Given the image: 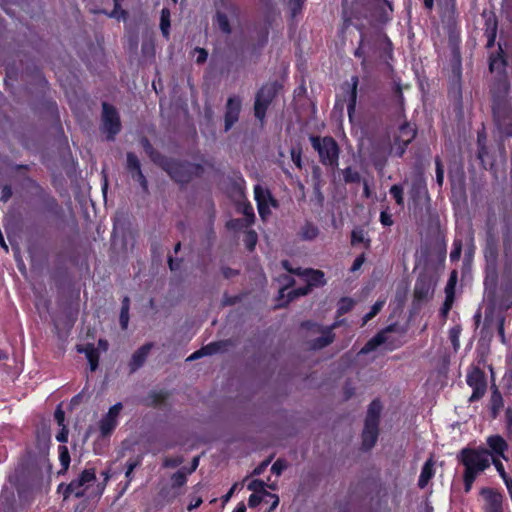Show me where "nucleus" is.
<instances>
[{
  "instance_id": "f257e3e1",
  "label": "nucleus",
  "mask_w": 512,
  "mask_h": 512,
  "mask_svg": "<svg viewBox=\"0 0 512 512\" xmlns=\"http://www.w3.org/2000/svg\"><path fill=\"white\" fill-rule=\"evenodd\" d=\"M460 462L464 465V487L469 492L476 477L490 466V454L486 449H463L459 456Z\"/></svg>"
},
{
  "instance_id": "f03ea898",
  "label": "nucleus",
  "mask_w": 512,
  "mask_h": 512,
  "mask_svg": "<svg viewBox=\"0 0 512 512\" xmlns=\"http://www.w3.org/2000/svg\"><path fill=\"white\" fill-rule=\"evenodd\" d=\"M122 411V404L117 403L109 408L108 412L105 413L100 420L98 421V439L97 443L94 447V451L97 454L101 453V448L105 444V439L109 438L113 431L115 430L120 413Z\"/></svg>"
},
{
  "instance_id": "7ed1b4c3",
  "label": "nucleus",
  "mask_w": 512,
  "mask_h": 512,
  "mask_svg": "<svg viewBox=\"0 0 512 512\" xmlns=\"http://www.w3.org/2000/svg\"><path fill=\"white\" fill-rule=\"evenodd\" d=\"M380 412V404L373 402L369 407L363 430V445L368 449L374 446L378 437Z\"/></svg>"
},
{
  "instance_id": "20e7f679",
  "label": "nucleus",
  "mask_w": 512,
  "mask_h": 512,
  "mask_svg": "<svg viewBox=\"0 0 512 512\" xmlns=\"http://www.w3.org/2000/svg\"><path fill=\"white\" fill-rule=\"evenodd\" d=\"M313 147L318 151L321 161L326 165L338 164V146L330 137L311 138Z\"/></svg>"
},
{
  "instance_id": "39448f33",
  "label": "nucleus",
  "mask_w": 512,
  "mask_h": 512,
  "mask_svg": "<svg viewBox=\"0 0 512 512\" xmlns=\"http://www.w3.org/2000/svg\"><path fill=\"white\" fill-rule=\"evenodd\" d=\"M297 279H293V284L305 282L307 285L295 292V296L306 295L313 286H322L325 284L324 273L320 270H297L295 271Z\"/></svg>"
},
{
  "instance_id": "423d86ee",
  "label": "nucleus",
  "mask_w": 512,
  "mask_h": 512,
  "mask_svg": "<svg viewBox=\"0 0 512 512\" xmlns=\"http://www.w3.org/2000/svg\"><path fill=\"white\" fill-rule=\"evenodd\" d=\"M96 482L94 469L84 470L80 476L73 480L67 487V492L73 493L76 497L83 496Z\"/></svg>"
},
{
  "instance_id": "0eeeda50",
  "label": "nucleus",
  "mask_w": 512,
  "mask_h": 512,
  "mask_svg": "<svg viewBox=\"0 0 512 512\" xmlns=\"http://www.w3.org/2000/svg\"><path fill=\"white\" fill-rule=\"evenodd\" d=\"M415 130L409 124H404L399 127L398 131L394 135V142L391 146V150L398 156L404 153L405 147L414 139Z\"/></svg>"
},
{
  "instance_id": "6e6552de",
  "label": "nucleus",
  "mask_w": 512,
  "mask_h": 512,
  "mask_svg": "<svg viewBox=\"0 0 512 512\" xmlns=\"http://www.w3.org/2000/svg\"><path fill=\"white\" fill-rule=\"evenodd\" d=\"M254 194L258 212L261 218L265 220L271 214V208L275 207V201L272 199L269 191L260 185L255 186Z\"/></svg>"
},
{
  "instance_id": "1a4fd4ad",
  "label": "nucleus",
  "mask_w": 512,
  "mask_h": 512,
  "mask_svg": "<svg viewBox=\"0 0 512 512\" xmlns=\"http://www.w3.org/2000/svg\"><path fill=\"white\" fill-rule=\"evenodd\" d=\"M103 129L108 137H113L120 130V121L115 109L107 104L103 105Z\"/></svg>"
},
{
  "instance_id": "9d476101",
  "label": "nucleus",
  "mask_w": 512,
  "mask_h": 512,
  "mask_svg": "<svg viewBox=\"0 0 512 512\" xmlns=\"http://www.w3.org/2000/svg\"><path fill=\"white\" fill-rule=\"evenodd\" d=\"M274 95V90L272 87H263L256 98L255 101V116L259 120H263L265 117V111Z\"/></svg>"
},
{
  "instance_id": "9b49d317",
  "label": "nucleus",
  "mask_w": 512,
  "mask_h": 512,
  "mask_svg": "<svg viewBox=\"0 0 512 512\" xmlns=\"http://www.w3.org/2000/svg\"><path fill=\"white\" fill-rule=\"evenodd\" d=\"M485 500V512H503V496L493 489H483L481 491Z\"/></svg>"
},
{
  "instance_id": "f8f14e48",
  "label": "nucleus",
  "mask_w": 512,
  "mask_h": 512,
  "mask_svg": "<svg viewBox=\"0 0 512 512\" xmlns=\"http://www.w3.org/2000/svg\"><path fill=\"white\" fill-rule=\"evenodd\" d=\"M467 383L473 388V393L470 397V401L479 399L484 395L486 390V383L483 374L479 370H473L467 376Z\"/></svg>"
},
{
  "instance_id": "ddd939ff",
  "label": "nucleus",
  "mask_w": 512,
  "mask_h": 512,
  "mask_svg": "<svg viewBox=\"0 0 512 512\" xmlns=\"http://www.w3.org/2000/svg\"><path fill=\"white\" fill-rule=\"evenodd\" d=\"M241 110V100L237 97H230L227 101L225 112V129L229 130L238 120Z\"/></svg>"
},
{
  "instance_id": "4468645a",
  "label": "nucleus",
  "mask_w": 512,
  "mask_h": 512,
  "mask_svg": "<svg viewBox=\"0 0 512 512\" xmlns=\"http://www.w3.org/2000/svg\"><path fill=\"white\" fill-rule=\"evenodd\" d=\"M487 445H488V447L490 449V451H489L490 458L493 457V456H495V457L499 456L502 459L507 460L505 452L508 449V444L504 440V438H502L499 435L489 436L487 438Z\"/></svg>"
},
{
  "instance_id": "2eb2a0df",
  "label": "nucleus",
  "mask_w": 512,
  "mask_h": 512,
  "mask_svg": "<svg viewBox=\"0 0 512 512\" xmlns=\"http://www.w3.org/2000/svg\"><path fill=\"white\" fill-rule=\"evenodd\" d=\"M266 487H269L272 490L276 489L275 484L266 485V483L261 480H252L248 484V489L252 491V494L263 493L267 495L269 498H271L273 500L271 509H275L279 504V497L276 494L269 493L266 490Z\"/></svg>"
},
{
  "instance_id": "dca6fc26",
  "label": "nucleus",
  "mask_w": 512,
  "mask_h": 512,
  "mask_svg": "<svg viewBox=\"0 0 512 512\" xmlns=\"http://www.w3.org/2000/svg\"><path fill=\"white\" fill-rule=\"evenodd\" d=\"M127 166L131 172L132 178L136 180L144 189L147 188L145 177L140 170V163L136 156L133 154L127 155Z\"/></svg>"
},
{
  "instance_id": "f3484780",
  "label": "nucleus",
  "mask_w": 512,
  "mask_h": 512,
  "mask_svg": "<svg viewBox=\"0 0 512 512\" xmlns=\"http://www.w3.org/2000/svg\"><path fill=\"white\" fill-rule=\"evenodd\" d=\"M225 346H226V343L222 342V341L210 343L207 346L202 347L201 349L195 351L193 354H191L187 358V360H195V359L201 358L203 356L215 354L217 352L222 351L225 348Z\"/></svg>"
},
{
  "instance_id": "a211bd4d",
  "label": "nucleus",
  "mask_w": 512,
  "mask_h": 512,
  "mask_svg": "<svg viewBox=\"0 0 512 512\" xmlns=\"http://www.w3.org/2000/svg\"><path fill=\"white\" fill-rule=\"evenodd\" d=\"M313 333H319L320 336L312 341V348L314 349H320L328 344H330L333 341V334L331 331V328H326L324 330H319L318 328L313 329Z\"/></svg>"
},
{
  "instance_id": "6ab92c4d",
  "label": "nucleus",
  "mask_w": 512,
  "mask_h": 512,
  "mask_svg": "<svg viewBox=\"0 0 512 512\" xmlns=\"http://www.w3.org/2000/svg\"><path fill=\"white\" fill-rule=\"evenodd\" d=\"M77 351L80 353H85L88 362L90 364V368L94 371L98 366L99 354L97 349L93 345H88L86 347L78 346Z\"/></svg>"
},
{
  "instance_id": "aec40b11",
  "label": "nucleus",
  "mask_w": 512,
  "mask_h": 512,
  "mask_svg": "<svg viewBox=\"0 0 512 512\" xmlns=\"http://www.w3.org/2000/svg\"><path fill=\"white\" fill-rule=\"evenodd\" d=\"M433 466L434 462L432 459H429L425 462L418 480V485L420 488H424L428 484L429 480L433 477Z\"/></svg>"
},
{
  "instance_id": "412c9836",
  "label": "nucleus",
  "mask_w": 512,
  "mask_h": 512,
  "mask_svg": "<svg viewBox=\"0 0 512 512\" xmlns=\"http://www.w3.org/2000/svg\"><path fill=\"white\" fill-rule=\"evenodd\" d=\"M390 332V329H387L379 334H377L375 337H373L371 340H369L366 345L361 349L362 353H369L373 350H375L378 346L385 343L387 340L386 335Z\"/></svg>"
},
{
  "instance_id": "4be33fe9",
  "label": "nucleus",
  "mask_w": 512,
  "mask_h": 512,
  "mask_svg": "<svg viewBox=\"0 0 512 512\" xmlns=\"http://www.w3.org/2000/svg\"><path fill=\"white\" fill-rule=\"evenodd\" d=\"M501 457H491L490 458V463H492L496 469V471L498 472L499 476L502 478V480L504 481L505 485L512 482V479H510L504 469V465L503 463L501 462L500 460Z\"/></svg>"
},
{
  "instance_id": "5701e85b",
  "label": "nucleus",
  "mask_w": 512,
  "mask_h": 512,
  "mask_svg": "<svg viewBox=\"0 0 512 512\" xmlns=\"http://www.w3.org/2000/svg\"><path fill=\"white\" fill-rule=\"evenodd\" d=\"M149 350H150V346L145 345L135 352V354L133 355V358H132V365L134 368H137L140 365H142L146 356L149 353Z\"/></svg>"
},
{
  "instance_id": "b1692460",
  "label": "nucleus",
  "mask_w": 512,
  "mask_h": 512,
  "mask_svg": "<svg viewBox=\"0 0 512 512\" xmlns=\"http://www.w3.org/2000/svg\"><path fill=\"white\" fill-rule=\"evenodd\" d=\"M351 243L353 245L364 244L366 247L369 246V239L366 232L360 229L353 230Z\"/></svg>"
},
{
  "instance_id": "393cba45",
  "label": "nucleus",
  "mask_w": 512,
  "mask_h": 512,
  "mask_svg": "<svg viewBox=\"0 0 512 512\" xmlns=\"http://www.w3.org/2000/svg\"><path fill=\"white\" fill-rule=\"evenodd\" d=\"M187 480V473L184 471H178L172 475L170 479L172 489H178L182 487Z\"/></svg>"
},
{
  "instance_id": "a878e982",
  "label": "nucleus",
  "mask_w": 512,
  "mask_h": 512,
  "mask_svg": "<svg viewBox=\"0 0 512 512\" xmlns=\"http://www.w3.org/2000/svg\"><path fill=\"white\" fill-rule=\"evenodd\" d=\"M160 28L163 35L168 38L170 28V12L167 9H163L161 12V23Z\"/></svg>"
},
{
  "instance_id": "bb28decb",
  "label": "nucleus",
  "mask_w": 512,
  "mask_h": 512,
  "mask_svg": "<svg viewBox=\"0 0 512 512\" xmlns=\"http://www.w3.org/2000/svg\"><path fill=\"white\" fill-rule=\"evenodd\" d=\"M503 406L502 397L498 391H494L491 396V410L494 417L497 416L498 412Z\"/></svg>"
},
{
  "instance_id": "cd10ccee",
  "label": "nucleus",
  "mask_w": 512,
  "mask_h": 512,
  "mask_svg": "<svg viewBox=\"0 0 512 512\" xmlns=\"http://www.w3.org/2000/svg\"><path fill=\"white\" fill-rule=\"evenodd\" d=\"M456 280H457V274L455 271L452 272L451 274V277L448 281V284H447V287H446V294H447V299H446V303L445 305L447 306V308L450 307L451 305V294L453 292V289L455 287V284H456Z\"/></svg>"
},
{
  "instance_id": "c85d7f7f",
  "label": "nucleus",
  "mask_w": 512,
  "mask_h": 512,
  "mask_svg": "<svg viewBox=\"0 0 512 512\" xmlns=\"http://www.w3.org/2000/svg\"><path fill=\"white\" fill-rule=\"evenodd\" d=\"M238 209L241 211L243 215H245L247 225H249L254 219V212L252 206L248 203L243 202L239 204Z\"/></svg>"
},
{
  "instance_id": "c756f323",
  "label": "nucleus",
  "mask_w": 512,
  "mask_h": 512,
  "mask_svg": "<svg viewBox=\"0 0 512 512\" xmlns=\"http://www.w3.org/2000/svg\"><path fill=\"white\" fill-rule=\"evenodd\" d=\"M318 229L313 225H306L302 228L301 235L306 240H313L318 236Z\"/></svg>"
},
{
  "instance_id": "7c9ffc66",
  "label": "nucleus",
  "mask_w": 512,
  "mask_h": 512,
  "mask_svg": "<svg viewBox=\"0 0 512 512\" xmlns=\"http://www.w3.org/2000/svg\"><path fill=\"white\" fill-rule=\"evenodd\" d=\"M59 459L63 470H67L70 464V456L66 446L59 447Z\"/></svg>"
},
{
  "instance_id": "2f4dec72",
  "label": "nucleus",
  "mask_w": 512,
  "mask_h": 512,
  "mask_svg": "<svg viewBox=\"0 0 512 512\" xmlns=\"http://www.w3.org/2000/svg\"><path fill=\"white\" fill-rule=\"evenodd\" d=\"M461 333V328L459 326H454L449 331V338L452 342V345L454 349H458L460 343H459V337Z\"/></svg>"
},
{
  "instance_id": "473e14b6",
  "label": "nucleus",
  "mask_w": 512,
  "mask_h": 512,
  "mask_svg": "<svg viewBox=\"0 0 512 512\" xmlns=\"http://www.w3.org/2000/svg\"><path fill=\"white\" fill-rule=\"evenodd\" d=\"M385 300H378L371 308V311L364 316V323L372 319L383 307Z\"/></svg>"
},
{
  "instance_id": "72a5a7b5",
  "label": "nucleus",
  "mask_w": 512,
  "mask_h": 512,
  "mask_svg": "<svg viewBox=\"0 0 512 512\" xmlns=\"http://www.w3.org/2000/svg\"><path fill=\"white\" fill-rule=\"evenodd\" d=\"M102 475L104 477V482L102 484H97L96 488L92 490L91 494L99 496V495H101L103 493V491L105 489V486H106V483L108 482V480L110 478V474H109V471H104L102 473Z\"/></svg>"
},
{
  "instance_id": "f704fd0d",
  "label": "nucleus",
  "mask_w": 512,
  "mask_h": 512,
  "mask_svg": "<svg viewBox=\"0 0 512 512\" xmlns=\"http://www.w3.org/2000/svg\"><path fill=\"white\" fill-rule=\"evenodd\" d=\"M344 180L346 182H357L360 179L358 172L352 170L351 168H347L343 171Z\"/></svg>"
},
{
  "instance_id": "c9c22d12",
  "label": "nucleus",
  "mask_w": 512,
  "mask_h": 512,
  "mask_svg": "<svg viewBox=\"0 0 512 512\" xmlns=\"http://www.w3.org/2000/svg\"><path fill=\"white\" fill-rule=\"evenodd\" d=\"M390 194L396 200L397 204H399V205L403 204V192H402V188L400 186H398V185L392 186L390 189Z\"/></svg>"
},
{
  "instance_id": "e433bc0d",
  "label": "nucleus",
  "mask_w": 512,
  "mask_h": 512,
  "mask_svg": "<svg viewBox=\"0 0 512 512\" xmlns=\"http://www.w3.org/2000/svg\"><path fill=\"white\" fill-rule=\"evenodd\" d=\"M217 25L223 32H225V33L230 32L229 22L225 15H223V14L217 15Z\"/></svg>"
},
{
  "instance_id": "4c0bfd02",
  "label": "nucleus",
  "mask_w": 512,
  "mask_h": 512,
  "mask_svg": "<svg viewBox=\"0 0 512 512\" xmlns=\"http://www.w3.org/2000/svg\"><path fill=\"white\" fill-rule=\"evenodd\" d=\"M265 497H268V496L263 493L251 494L249 497V500H248V505L250 507H255L260 502H262Z\"/></svg>"
},
{
  "instance_id": "58836bf2",
  "label": "nucleus",
  "mask_w": 512,
  "mask_h": 512,
  "mask_svg": "<svg viewBox=\"0 0 512 512\" xmlns=\"http://www.w3.org/2000/svg\"><path fill=\"white\" fill-rule=\"evenodd\" d=\"M128 320H129L128 304H127V300H125L123 307H122L121 314H120V323H121L122 328L125 329L127 327Z\"/></svg>"
},
{
  "instance_id": "ea45409f",
  "label": "nucleus",
  "mask_w": 512,
  "mask_h": 512,
  "mask_svg": "<svg viewBox=\"0 0 512 512\" xmlns=\"http://www.w3.org/2000/svg\"><path fill=\"white\" fill-rule=\"evenodd\" d=\"M286 468V464L282 460H277L271 467V471L276 475H280L282 471Z\"/></svg>"
},
{
  "instance_id": "a19ab883",
  "label": "nucleus",
  "mask_w": 512,
  "mask_h": 512,
  "mask_svg": "<svg viewBox=\"0 0 512 512\" xmlns=\"http://www.w3.org/2000/svg\"><path fill=\"white\" fill-rule=\"evenodd\" d=\"M353 306V301L351 299H342L339 304V311L341 313H345L350 310Z\"/></svg>"
},
{
  "instance_id": "79ce46f5",
  "label": "nucleus",
  "mask_w": 512,
  "mask_h": 512,
  "mask_svg": "<svg viewBox=\"0 0 512 512\" xmlns=\"http://www.w3.org/2000/svg\"><path fill=\"white\" fill-rule=\"evenodd\" d=\"M256 240H257V236H256L255 232L250 231L247 233L246 243H247V246L249 247V249H253V247L256 244Z\"/></svg>"
},
{
  "instance_id": "37998d69",
  "label": "nucleus",
  "mask_w": 512,
  "mask_h": 512,
  "mask_svg": "<svg viewBox=\"0 0 512 512\" xmlns=\"http://www.w3.org/2000/svg\"><path fill=\"white\" fill-rule=\"evenodd\" d=\"M364 262H365V257H364V255H360V256H358V257L354 260V263H353V265H352V267H351V272H355V271L359 270V269L362 267V265L364 264Z\"/></svg>"
},
{
  "instance_id": "c03bdc74",
  "label": "nucleus",
  "mask_w": 512,
  "mask_h": 512,
  "mask_svg": "<svg viewBox=\"0 0 512 512\" xmlns=\"http://www.w3.org/2000/svg\"><path fill=\"white\" fill-rule=\"evenodd\" d=\"M444 178V171L441 167V165L437 162V169H436V179L439 185H442Z\"/></svg>"
},
{
  "instance_id": "a18cd8bd",
  "label": "nucleus",
  "mask_w": 512,
  "mask_h": 512,
  "mask_svg": "<svg viewBox=\"0 0 512 512\" xmlns=\"http://www.w3.org/2000/svg\"><path fill=\"white\" fill-rule=\"evenodd\" d=\"M304 0H290V6H291V9L293 11V13L295 14L298 10H300L301 6H302V3H303Z\"/></svg>"
},
{
  "instance_id": "49530a36",
  "label": "nucleus",
  "mask_w": 512,
  "mask_h": 512,
  "mask_svg": "<svg viewBox=\"0 0 512 512\" xmlns=\"http://www.w3.org/2000/svg\"><path fill=\"white\" fill-rule=\"evenodd\" d=\"M68 437V431L63 426L62 430L57 434L56 438L59 442H66Z\"/></svg>"
},
{
  "instance_id": "de8ad7c7",
  "label": "nucleus",
  "mask_w": 512,
  "mask_h": 512,
  "mask_svg": "<svg viewBox=\"0 0 512 512\" xmlns=\"http://www.w3.org/2000/svg\"><path fill=\"white\" fill-rule=\"evenodd\" d=\"M64 418V412L61 409H57L55 412V419L57 420L60 426H63Z\"/></svg>"
},
{
  "instance_id": "09e8293b",
  "label": "nucleus",
  "mask_w": 512,
  "mask_h": 512,
  "mask_svg": "<svg viewBox=\"0 0 512 512\" xmlns=\"http://www.w3.org/2000/svg\"><path fill=\"white\" fill-rule=\"evenodd\" d=\"M195 52L197 55V62H204L207 58V53L204 49H196Z\"/></svg>"
},
{
  "instance_id": "8fccbe9b",
  "label": "nucleus",
  "mask_w": 512,
  "mask_h": 512,
  "mask_svg": "<svg viewBox=\"0 0 512 512\" xmlns=\"http://www.w3.org/2000/svg\"><path fill=\"white\" fill-rule=\"evenodd\" d=\"M237 484H234L230 490L222 497L224 503H227L235 492Z\"/></svg>"
},
{
  "instance_id": "3c124183",
  "label": "nucleus",
  "mask_w": 512,
  "mask_h": 512,
  "mask_svg": "<svg viewBox=\"0 0 512 512\" xmlns=\"http://www.w3.org/2000/svg\"><path fill=\"white\" fill-rule=\"evenodd\" d=\"M124 14L125 12L123 10L118 9V0H116V7L111 16L119 19L120 17H123Z\"/></svg>"
},
{
  "instance_id": "603ef678",
  "label": "nucleus",
  "mask_w": 512,
  "mask_h": 512,
  "mask_svg": "<svg viewBox=\"0 0 512 512\" xmlns=\"http://www.w3.org/2000/svg\"><path fill=\"white\" fill-rule=\"evenodd\" d=\"M202 503V499L200 497L196 498L195 500H193L189 505H188V509L189 510H192L196 507H198L200 504Z\"/></svg>"
},
{
  "instance_id": "864d4df0",
  "label": "nucleus",
  "mask_w": 512,
  "mask_h": 512,
  "mask_svg": "<svg viewBox=\"0 0 512 512\" xmlns=\"http://www.w3.org/2000/svg\"><path fill=\"white\" fill-rule=\"evenodd\" d=\"M268 465L267 462H264L261 466H259L258 468L254 469L253 471V474L254 475H259L262 473V471L266 468V466Z\"/></svg>"
},
{
  "instance_id": "5fc2aeb1",
  "label": "nucleus",
  "mask_w": 512,
  "mask_h": 512,
  "mask_svg": "<svg viewBox=\"0 0 512 512\" xmlns=\"http://www.w3.org/2000/svg\"><path fill=\"white\" fill-rule=\"evenodd\" d=\"M98 348L102 351H106L108 349V343L105 340H99Z\"/></svg>"
},
{
  "instance_id": "6e6d98bb",
  "label": "nucleus",
  "mask_w": 512,
  "mask_h": 512,
  "mask_svg": "<svg viewBox=\"0 0 512 512\" xmlns=\"http://www.w3.org/2000/svg\"><path fill=\"white\" fill-rule=\"evenodd\" d=\"M460 257V249L457 248L455 251L451 252L450 258L452 260H457Z\"/></svg>"
},
{
  "instance_id": "4d7b16f0",
  "label": "nucleus",
  "mask_w": 512,
  "mask_h": 512,
  "mask_svg": "<svg viewBox=\"0 0 512 512\" xmlns=\"http://www.w3.org/2000/svg\"><path fill=\"white\" fill-rule=\"evenodd\" d=\"M246 506L244 503H239L233 512H245Z\"/></svg>"
},
{
  "instance_id": "13d9d810",
  "label": "nucleus",
  "mask_w": 512,
  "mask_h": 512,
  "mask_svg": "<svg viewBox=\"0 0 512 512\" xmlns=\"http://www.w3.org/2000/svg\"><path fill=\"white\" fill-rule=\"evenodd\" d=\"M381 221L384 225H390L392 223L384 213L381 214Z\"/></svg>"
},
{
  "instance_id": "bf43d9fd",
  "label": "nucleus",
  "mask_w": 512,
  "mask_h": 512,
  "mask_svg": "<svg viewBox=\"0 0 512 512\" xmlns=\"http://www.w3.org/2000/svg\"><path fill=\"white\" fill-rule=\"evenodd\" d=\"M198 463H199V459L196 457L193 459L192 461V467L191 469L188 471V473H191L193 472L194 470H196L197 466H198Z\"/></svg>"
},
{
  "instance_id": "052dcab7",
  "label": "nucleus",
  "mask_w": 512,
  "mask_h": 512,
  "mask_svg": "<svg viewBox=\"0 0 512 512\" xmlns=\"http://www.w3.org/2000/svg\"><path fill=\"white\" fill-rule=\"evenodd\" d=\"M415 294L419 298L424 295V292L421 290L418 283L416 284V287H415Z\"/></svg>"
},
{
  "instance_id": "680f3d73",
  "label": "nucleus",
  "mask_w": 512,
  "mask_h": 512,
  "mask_svg": "<svg viewBox=\"0 0 512 512\" xmlns=\"http://www.w3.org/2000/svg\"><path fill=\"white\" fill-rule=\"evenodd\" d=\"M178 464H180V461H170V460H166L165 461V465L166 466H170V467H175L177 466Z\"/></svg>"
},
{
  "instance_id": "e2e57ef3",
  "label": "nucleus",
  "mask_w": 512,
  "mask_h": 512,
  "mask_svg": "<svg viewBox=\"0 0 512 512\" xmlns=\"http://www.w3.org/2000/svg\"><path fill=\"white\" fill-rule=\"evenodd\" d=\"M10 195H11V191H10L8 188H5V189L3 190L2 198H3L4 200H7V199L10 197Z\"/></svg>"
},
{
  "instance_id": "0e129e2a",
  "label": "nucleus",
  "mask_w": 512,
  "mask_h": 512,
  "mask_svg": "<svg viewBox=\"0 0 512 512\" xmlns=\"http://www.w3.org/2000/svg\"><path fill=\"white\" fill-rule=\"evenodd\" d=\"M501 64V61L500 60H493L491 61L490 63V69L493 71L495 69L496 66H499Z\"/></svg>"
},
{
  "instance_id": "69168bd1",
  "label": "nucleus",
  "mask_w": 512,
  "mask_h": 512,
  "mask_svg": "<svg viewBox=\"0 0 512 512\" xmlns=\"http://www.w3.org/2000/svg\"><path fill=\"white\" fill-rule=\"evenodd\" d=\"M507 490L509 492L510 498L512 500V481L508 484H506Z\"/></svg>"
},
{
  "instance_id": "338daca9",
  "label": "nucleus",
  "mask_w": 512,
  "mask_h": 512,
  "mask_svg": "<svg viewBox=\"0 0 512 512\" xmlns=\"http://www.w3.org/2000/svg\"><path fill=\"white\" fill-rule=\"evenodd\" d=\"M425 6L429 9L433 6V0H424Z\"/></svg>"
},
{
  "instance_id": "774afa93",
  "label": "nucleus",
  "mask_w": 512,
  "mask_h": 512,
  "mask_svg": "<svg viewBox=\"0 0 512 512\" xmlns=\"http://www.w3.org/2000/svg\"><path fill=\"white\" fill-rule=\"evenodd\" d=\"M133 469H134V465H133V464H131V465L129 466V468H128L127 472H126V476H127V477H129V476H130V474L132 473Z\"/></svg>"
}]
</instances>
